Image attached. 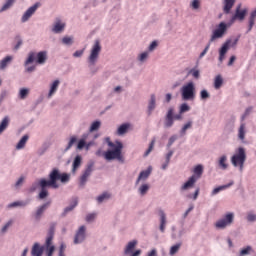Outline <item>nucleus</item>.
Instances as JSON below:
<instances>
[{
  "label": "nucleus",
  "mask_w": 256,
  "mask_h": 256,
  "mask_svg": "<svg viewBox=\"0 0 256 256\" xmlns=\"http://www.w3.org/2000/svg\"><path fill=\"white\" fill-rule=\"evenodd\" d=\"M45 252V247L41 246L39 242H35L31 249V255L32 256H43V253Z\"/></svg>",
  "instance_id": "obj_16"
},
{
  "label": "nucleus",
  "mask_w": 256,
  "mask_h": 256,
  "mask_svg": "<svg viewBox=\"0 0 256 256\" xmlns=\"http://www.w3.org/2000/svg\"><path fill=\"white\" fill-rule=\"evenodd\" d=\"M91 173H93V164L88 165L82 176L80 177V185H85L87 183V179L91 176Z\"/></svg>",
  "instance_id": "obj_18"
},
{
  "label": "nucleus",
  "mask_w": 256,
  "mask_h": 256,
  "mask_svg": "<svg viewBox=\"0 0 256 256\" xmlns=\"http://www.w3.org/2000/svg\"><path fill=\"white\" fill-rule=\"evenodd\" d=\"M39 3H36L35 5H33L32 7H30L22 16V23H25L26 21H29V18L33 15V13H35L37 11V9H39Z\"/></svg>",
  "instance_id": "obj_17"
},
{
  "label": "nucleus",
  "mask_w": 256,
  "mask_h": 256,
  "mask_svg": "<svg viewBox=\"0 0 256 256\" xmlns=\"http://www.w3.org/2000/svg\"><path fill=\"white\" fill-rule=\"evenodd\" d=\"M252 251H253V247H251V246H246V247H244V248H242V249L240 250L239 256L251 255Z\"/></svg>",
  "instance_id": "obj_36"
},
{
  "label": "nucleus",
  "mask_w": 256,
  "mask_h": 256,
  "mask_svg": "<svg viewBox=\"0 0 256 256\" xmlns=\"http://www.w3.org/2000/svg\"><path fill=\"white\" fill-rule=\"evenodd\" d=\"M84 53V50H77L74 54L73 57H81Z\"/></svg>",
  "instance_id": "obj_62"
},
{
  "label": "nucleus",
  "mask_w": 256,
  "mask_h": 256,
  "mask_svg": "<svg viewBox=\"0 0 256 256\" xmlns=\"http://www.w3.org/2000/svg\"><path fill=\"white\" fill-rule=\"evenodd\" d=\"M27 141H29V135H24L16 145V149H24Z\"/></svg>",
  "instance_id": "obj_29"
},
{
  "label": "nucleus",
  "mask_w": 256,
  "mask_h": 256,
  "mask_svg": "<svg viewBox=\"0 0 256 256\" xmlns=\"http://www.w3.org/2000/svg\"><path fill=\"white\" fill-rule=\"evenodd\" d=\"M157 47V41H153L149 46V51H154Z\"/></svg>",
  "instance_id": "obj_61"
},
{
  "label": "nucleus",
  "mask_w": 256,
  "mask_h": 256,
  "mask_svg": "<svg viewBox=\"0 0 256 256\" xmlns=\"http://www.w3.org/2000/svg\"><path fill=\"white\" fill-rule=\"evenodd\" d=\"M31 203V200H19V201H14L6 205V209L8 211H11V209H19L23 207H27Z\"/></svg>",
  "instance_id": "obj_12"
},
{
  "label": "nucleus",
  "mask_w": 256,
  "mask_h": 256,
  "mask_svg": "<svg viewBox=\"0 0 256 256\" xmlns=\"http://www.w3.org/2000/svg\"><path fill=\"white\" fill-rule=\"evenodd\" d=\"M191 127H193V122L190 121L183 126L181 133H183V135H185V133L187 132V129H191Z\"/></svg>",
  "instance_id": "obj_53"
},
{
  "label": "nucleus",
  "mask_w": 256,
  "mask_h": 256,
  "mask_svg": "<svg viewBox=\"0 0 256 256\" xmlns=\"http://www.w3.org/2000/svg\"><path fill=\"white\" fill-rule=\"evenodd\" d=\"M13 3H15V0H7L6 3L0 9V13H3V11H7V9H10Z\"/></svg>",
  "instance_id": "obj_44"
},
{
  "label": "nucleus",
  "mask_w": 256,
  "mask_h": 256,
  "mask_svg": "<svg viewBox=\"0 0 256 256\" xmlns=\"http://www.w3.org/2000/svg\"><path fill=\"white\" fill-rule=\"evenodd\" d=\"M149 175H151V167H149L147 170L140 172L136 183H139V181H145V179H147Z\"/></svg>",
  "instance_id": "obj_25"
},
{
  "label": "nucleus",
  "mask_w": 256,
  "mask_h": 256,
  "mask_svg": "<svg viewBox=\"0 0 256 256\" xmlns=\"http://www.w3.org/2000/svg\"><path fill=\"white\" fill-rule=\"evenodd\" d=\"M222 85H223V77L221 75H217L214 79V88L221 89Z\"/></svg>",
  "instance_id": "obj_34"
},
{
  "label": "nucleus",
  "mask_w": 256,
  "mask_h": 256,
  "mask_svg": "<svg viewBox=\"0 0 256 256\" xmlns=\"http://www.w3.org/2000/svg\"><path fill=\"white\" fill-rule=\"evenodd\" d=\"M153 109H155V94L151 95L150 102L148 105V114L151 115L153 112Z\"/></svg>",
  "instance_id": "obj_40"
},
{
  "label": "nucleus",
  "mask_w": 256,
  "mask_h": 256,
  "mask_svg": "<svg viewBox=\"0 0 256 256\" xmlns=\"http://www.w3.org/2000/svg\"><path fill=\"white\" fill-rule=\"evenodd\" d=\"M246 221L248 223H255L256 222V213L253 211H250L246 214Z\"/></svg>",
  "instance_id": "obj_41"
},
{
  "label": "nucleus",
  "mask_w": 256,
  "mask_h": 256,
  "mask_svg": "<svg viewBox=\"0 0 256 256\" xmlns=\"http://www.w3.org/2000/svg\"><path fill=\"white\" fill-rule=\"evenodd\" d=\"M236 0H224V8L223 11L226 14L231 13V9H233V5H235Z\"/></svg>",
  "instance_id": "obj_23"
},
{
  "label": "nucleus",
  "mask_w": 256,
  "mask_h": 256,
  "mask_svg": "<svg viewBox=\"0 0 256 256\" xmlns=\"http://www.w3.org/2000/svg\"><path fill=\"white\" fill-rule=\"evenodd\" d=\"M50 205L51 202H46L38 206L34 212V219H36V221H41V217H43V214L45 213V211H47V209H49Z\"/></svg>",
  "instance_id": "obj_11"
},
{
  "label": "nucleus",
  "mask_w": 256,
  "mask_h": 256,
  "mask_svg": "<svg viewBox=\"0 0 256 256\" xmlns=\"http://www.w3.org/2000/svg\"><path fill=\"white\" fill-rule=\"evenodd\" d=\"M231 48V40H226V43L222 45L219 50V62L223 63L225 60V55H227V51Z\"/></svg>",
  "instance_id": "obj_14"
},
{
  "label": "nucleus",
  "mask_w": 256,
  "mask_h": 256,
  "mask_svg": "<svg viewBox=\"0 0 256 256\" xmlns=\"http://www.w3.org/2000/svg\"><path fill=\"white\" fill-rule=\"evenodd\" d=\"M149 57V52H143L140 54L139 61H143L144 59H147Z\"/></svg>",
  "instance_id": "obj_59"
},
{
  "label": "nucleus",
  "mask_w": 256,
  "mask_h": 256,
  "mask_svg": "<svg viewBox=\"0 0 256 256\" xmlns=\"http://www.w3.org/2000/svg\"><path fill=\"white\" fill-rule=\"evenodd\" d=\"M135 247H137V240H132V241L128 242V244L124 248V255H131V253H133V249H135Z\"/></svg>",
  "instance_id": "obj_22"
},
{
  "label": "nucleus",
  "mask_w": 256,
  "mask_h": 256,
  "mask_svg": "<svg viewBox=\"0 0 256 256\" xmlns=\"http://www.w3.org/2000/svg\"><path fill=\"white\" fill-rule=\"evenodd\" d=\"M65 249H67V246L64 243H62L59 247L58 255H65Z\"/></svg>",
  "instance_id": "obj_57"
},
{
  "label": "nucleus",
  "mask_w": 256,
  "mask_h": 256,
  "mask_svg": "<svg viewBox=\"0 0 256 256\" xmlns=\"http://www.w3.org/2000/svg\"><path fill=\"white\" fill-rule=\"evenodd\" d=\"M69 179H71L69 174L61 173L59 169L54 168L49 174V180L41 178L36 181L35 185L37 189H40V193H49V189H59L60 183H69Z\"/></svg>",
  "instance_id": "obj_1"
},
{
  "label": "nucleus",
  "mask_w": 256,
  "mask_h": 256,
  "mask_svg": "<svg viewBox=\"0 0 256 256\" xmlns=\"http://www.w3.org/2000/svg\"><path fill=\"white\" fill-rule=\"evenodd\" d=\"M247 161V154L245 153V148H238V152L234 154L231 158V163L234 167H239L240 171H243V167Z\"/></svg>",
  "instance_id": "obj_5"
},
{
  "label": "nucleus",
  "mask_w": 256,
  "mask_h": 256,
  "mask_svg": "<svg viewBox=\"0 0 256 256\" xmlns=\"http://www.w3.org/2000/svg\"><path fill=\"white\" fill-rule=\"evenodd\" d=\"M28 95H29V89L27 88L20 89V92H19L20 99H26Z\"/></svg>",
  "instance_id": "obj_45"
},
{
  "label": "nucleus",
  "mask_w": 256,
  "mask_h": 256,
  "mask_svg": "<svg viewBox=\"0 0 256 256\" xmlns=\"http://www.w3.org/2000/svg\"><path fill=\"white\" fill-rule=\"evenodd\" d=\"M158 215L160 217L159 231H161L162 233H165V229L167 227V215L163 210H159Z\"/></svg>",
  "instance_id": "obj_15"
},
{
  "label": "nucleus",
  "mask_w": 256,
  "mask_h": 256,
  "mask_svg": "<svg viewBox=\"0 0 256 256\" xmlns=\"http://www.w3.org/2000/svg\"><path fill=\"white\" fill-rule=\"evenodd\" d=\"M255 17H256V9L250 15L248 31H251V29H253V25H255Z\"/></svg>",
  "instance_id": "obj_42"
},
{
  "label": "nucleus",
  "mask_w": 256,
  "mask_h": 256,
  "mask_svg": "<svg viewBox=\"0 0 256 256\" xmlns=\"http://www.w3.org/2000/svg\"><path fill=\"white\" fill-rule=\"evenodd\" d=\"M99 127H101V122H99V121L93 122L90 127V132L93 133V131H97L99 129Z\"/></svg>",
  "instance_id": "obj_47"
},
{
  "label": "nucleus",
  "mask_w": 256,
  "mask_h": 256,
  "mask_svg": "<svg viewBox=\"0 0 256 256\" xmlns=\"http://www.w3.org/2000/svg\"><path fill=\"white\" fill-rule=\"evenodd\" d=\"M65 29V24H61V22H57L54 25V28L52 29V31L54 33H61V31H63Z\"/></svg>",
  "instance_id": "obj_43"
},
{
  "label": "nucleus",
  "mask_w": 256,
  "mask_h": 256,
  "mask_svg": "<svg viewBox=\"0 0 256 256\" xmlns=\"http://www.w3.org/2000/svg\"><path fill=\"white\" fill-rule=\"evenodd\" d=\"M75 143H77V137L72 136L70 138V141H69L67 147H66V151H69V149H71V147H73V145H75Z\"/></svg>",
  "instance_id": "obj_48"
},
{
  "label": "nucleus",
  "mask_w": 256,
  "mask_h": 256,
  "mask_svg": "<svg viewBox=\"0 0 256 256\" xmlns=\"http://www.w3.org/2000/svg\"><path fill=\"white\" fill-rule=\"evenodd\" d=\"M155 147V138L152 139L149 148L146 150L144 156L147 157V155H149V153H151V151H153V148Z\"/></svg>",
  "instance_id": "obj_51"
},
{
  "label": "nucleus",
  "mask_w": 256,
  "mask_h": 256,
  "mask_svg": "<svg viewBox=\"0 0 256 256\" xmlns=\"http://www.w3.org/2000/svg\"><path fill=\"white\" fill-rule=\"evenodd\" d=\"M86 143H85V138L80 139L78 144H77V149L81 150L85 147Z\"/></svg>",
  "instance_id": "obj_56"
},
{
  "label": "nucleus",
  "mask_w": 256,
  "mask_h": 256,
  "mask_svg": "<svg viewBox=\"0 0 256 256\" xmlns=\"http://www.w3.org/2000/svg\"><path fill=\"white\" fill-rule=\"evenodd\" d=\"M47 61V52L42 51L37 54V60L36 63H39V65H43Z\"/></svg>",
  "instance_id": "obj_28"
},
{
  "label": "nucleus",
  "mask_w": 256,
  "mask_h": 256,
  "mask_svg": "<svg viewBox=\"0 0 256 256\" xmlns=\"http://www.w3.org/2000/svg\"><path fill=\"white\" fill-rule=\"evenodd\" d=\"M209 97H210V95H209V92H207V90H202L200 92V98L202 99V101L209 99Z\"/></svg>",
  "instance_id": "obj_52"
},
{
  "label": "nucleus",
  "mask_w": 256,
  "mask_h": 256,
  "mask_svg": "<svg viewBox=\"0 0 256 256\" xmlns=\"http://www.w3.org/2000/svg\"><path fill=\"white\" fill-rule=\"evenodd\" d=\"M53 237H55V226H50L46 241L42 247H44L46 256H53L55 253V245L53 244Z\"/></svg>",
  "instance_id": "obj_3"
},
{
  "label": "nucleus",
  "mask_w": 256,
  "mask_h": 256,
  "mask_svg": "<svg viewBox=\"0 0 256 256\" xmlns=\"http://www.w3.org/2000/svg\"><path fill=\"white\" fill-rule=\"evenodd\" d=\"M7 127H9V117L8 116L4 117V119L0 123V134L3 133V131H5V129H7Z\"/></svg>",
  "instance_id": "obj_35"
},
{
  "label": "nucleus",
  "mask_w": 256,
  "mask_h": 256,
  "mask_svg": "<svg viewBox=\"0 0 256 256\" xmlns=\"http://www.w3.org/2000/svg\"><path fill=\"white\" fill-rule=\"evenodd\" d=\"M238 137L240 141H245V123H242L240 125V128L238 130Z\"/></svg>",
  "instance_id": "obj_39"
},
{
  "label": "nucleus",
  "mask_w": 256,
  "mask_h": 256,
  "mask_svg": "<svg viewBox=\"0 0 256 256\" xmlns=\"http://www.w3.org/2000/svg\"><path fill=\"white\" fill-rule=\"evenodd\" d=\"M235 223V213L234 212H227L224 214L216 223V229H227V227H231Z\"/></svg>",
  "instance_id": "obj_4"
},
{
  "label": "nucleus",
  "mask_w": 256,
  "mask_h": 256,
  "mask_svg": "<svg viewBox=\"0 0 256 256\" xmlns=\"http://www.w3.org/2000/svg\"><path fill=\"white\" fill-rule=\"evenodd\" d=\"M129 127H131V125L130 124H122L119 128H118V130H117V133L119 134V135H125V133H127V131H128V129H129Z\"/></svg>",
  "instance_id": "obj_38"
},
{
  "label": "nucleus",
  "mask_w": 256,
  "mask_h": 256,
  "mask_svg": "<svg viewBox=\"0 0 256 256\" xmlns=\"http://www.w3.org/2000/svg\"><path fill=\"white\" fill-rule=\"evenodd\" d=\"M203 175V166L201 164L197 165L194 168V175H192L188 181L184 183L182 186V189H191L195 183H197V179H201V176Z\"/></svg>",
  "instance_id": "obj_6"
},
{
  "label": "nucleus",
  "mask_w": 256,
  "mask_h": 256,
  "mask_svg": "<svg viewBox=\"0 0 256 256\" xmlns=\"http://www.w3.org/2000/svg\"><path fill=\"white\" fill-rule=\"evenodd\" d=\"M97 215H99L97 212L88 213L85 217L86 223H94L95 219H97Z\"/></svg>",
  "instance_id": "obj_32"
},
{
  "label": "nucleus",
  "mask_w": 256,
  "mask_h": 256,
  "mask_svg": "<svg viewBox=\"0 0 256 256\" xmlns=\"http://www.w3.org/2000/svg\"><path fill=\"white\" fill-rule=\"evenodd\" d=\"M181 245H182V243L179 242V243L171 246L170 251H169V255H171V256L177 255V253H179V249H181Z\"/></svg>",
  "instance_id": "obj_33"
},
{
  "label": "nucleus",
  "mask_w": 256,
  "mask_h": 256,
  "mask_svg": "<svg viewBox=\"0 0 256 256\" xmlns=\"http://www.w3.org/2000/svg\"><path fill=\"white\" fill-rule=\"evenodd\" d=\"M185 233H187L185 228L181 227L180 229H177V226H171V239H174V241L177 239H181V237H183Z\"/></svg>",
  "instance_id": "obj_13"
},
{
  "label": "nucleus",
  "mask_w": 256,
  "mask_h": 256,
  "mask_svg": "<svg viewBox=\"0 0 256 256\" xmlns=\"http://www.w3.org/2000/svg\"><path fill=\"white\" fill-rule=\"evenodd\" d=\"M99 53H101V42L99 40H95V43L90 51V56L88 58V61L91 65H95V63H97V59H99Z\"/></svg>",
  "instance_id": "obj_8"
},
{
  "label": "nucleus",
  "mask_w": 256,
  "mask_h": 256,
  "mask_svg": "<svg viewBox=\"0 0 256 256\" xmlns=\"http://www.w3.org/2000/svg\"><path fill=\"white\" fill-rule=\"evenodd\" d=\"M141 253H142L141 249H138V250L130 253V256H141Z\"/></svg>",
  "instance_id": "obj_63"
},
{
  "label": "nucleus",
  "mask_w": 256,
  "mask_h": 256,
  "mask_svg": "<svg viewBox=\"0 0 256 256\" xmlns=\"http://www.w3.org/2000/svg\"><path fill=\"white\" fill-rule=\"evenodd\" d=\"M59 83H60L59 80H55L52 83L48 97H53V94H55L57 92V89L59 88Z\"/></svg>",
  "instance_id": "obj_31"
},
{
  "label": "nucleus",
  "mask_w": 256,
  "mask_h": 256,
  "mask_svg": "<svg viewBox=\"0 0 256 256\" xmlns=\"http://www.w3.org/2000/svg\"><path fill=\"white\" fill-rule=\"evenodd\" d=\"M247 15V10H241V5L236 8V13L231 19V23H234L235 20L239 19V21H243L245 16Z\"/></svg>",
  "instance_id": "obj_19"
},
{
  "label": "nucleus",
  "mask_w": 256,
  "mask_h": 256,
  "mask_svg": "<svg viewBox=\"0 0 256 256\" xmlns=\"http://www.w3.org/2000/svg\"><path fill=\"white\" fill-rule=\"evenodd\" d=\"M192 7L194 9H199V0H193Z\"/></svg>",
  "instance_id": "obj_64"
},
{
  "label": "nucleus",
  "mask_w": 256,
  "mask_h": 256,
  "mask_svg": "<svg viewBox=\"0 0 256 256\" xmlns=\"http://www.w3.org/2000/svg\"><path fill=\"white\" fill-rule=\"evenodd\" d=\"M13 223H15L13 219L6 221L0 228V236L7 235V233H9V229L13 227Z\"/></svg>",
  "instance_id": "obj_20"
},
{
  "label": "nucleus",
  "mask_w": 256,
  "mask_h": 256,
  "mask_svg": "<svg viewBox=\"0 0 256 256\" xmlns=\"http://www.w3.org/2000/svg\"><path fill=\"white\" fill-rule=\"evenodd\" d=\"M85 239H87V227L82 225L76 230L73 243L74 245H81V243H85Z\"/></svg>",
  "instance_id": "obj_9"
},
{
  "label": "nucleus",
  "mask_w": 256,
  "mask_h": 256,
  "mask_svg": "<svg viewBox=\"0 0 256 256\" xmlns=\"http://www.w3.org/2000/svg\"><path fill=\"white\" fill-rule=\"evenodd\" d=\"M77 205H79V200L77 198H73L70 205L64 209L62 217H65L67 213H71V211H73V209H75Z\"/></svg>",
  "instance_id": "obj_21"
},
{
  "label": "nucleus",
  "mask_w": 256,
  "mask_h": 256,
  "mask_svg": "<svg viewBox=\"0 0 256 256\" xmlns=\"http://www.w3.org/2000/svg\"><path fill=\"white\" fill-rule=\"evenodd\" d=\"M110 197H111L110 193H103V194L99 195L96 198L97 204L101 205V203H105V201H109Z\"/></svg>",
  "instance_id": "obj_27"
},
{
  "label": "nucleus",
  "mask_w": 256,
  "mask_h": 256,
  "mask_svg": "<svg viewBox=\"0 0 256 256\" xmlns=\"http://www.w3.org/2000/svg\"><path fill=\"white\" fill-rule=\"evenodd\" d=\"M187 111H191V107L187 105V103H183L180 106V114L187 113Z\"/></svg>",
  "instance_id": "obj_46"
},
{
  "label": "nucleus",
  "mask_w": 256,
  "mask_h": 256,
  "mask_svg": "<svg viewBox=\"0 0 256 256\" xmlns=\"http://www.w3.org/2000/svg\"><path fill=\"white\" fill-rule=\"evenodd\" d=\"M218 165H219L220 169H223L225 171V169H227V167H229V165L227 164V156H225V155L221 156L218 161Z\"/></svg>",
  "instance_id": "obj_30"
},
{
  "label": "nucleus",
  "mask_w": 256,
  "mask_h": 256,
  "mask_svg": "<svg viewBox=\"0 0 256 256\" xmlns=\"http://www.w3.org/2000/svg\"><path fill=\"white\" fill-rule=\"evenodd\" d=\"M231 185V183L229 184H226V185H222V186H219V187H216L214 190H213V193H219V191H225V189H229V186Z\"/></svg>",
  "instance_id": "obj_50"
},
{
  "label": "nucleus",
  "mask_w": 256,
  "mask_h": 256,
  "mask_svg": "<svg viewBox=\"0 0 256 256\" xmlns=\"http://www.w3.org/2000/svg\"><path fill=\"white\" fill-rule=\"evenodd\" d=\"M140 193H147V191H149V184H143L140 188H139Z\"/></svg>",
  "instance_id": "obj_58"
},
{
  "label": "nucleus",
  "mask_w": 256,
  "mask_h": 256,
  "mask_svg": "<svg viewBox=\"0 0 256 256\" xmlns=\"http://www.w3.org/2000/svg\"><path fill=\"white\" fill-rule=\"evenodd\" d=\"M108 146H110L113 150L106 151L104 153V158L107 161H112V159H118V161H121V159H123V156H121V151L123 150V143L119 141L113 143L108 139Z\"/></svg>",
  "instance_id": "obj_2"
},
{
  "label": "nucleus",
  "mask_w": 256,
  "mask_h": 256,
  "mask_svg": "<svg viewBox=\"0 0 256 256\" xmlns=\"http://www.w3.org/2000/svg\"><path fill=\"white\" fill-rule=\"evenodd\" d=\"M62 43L64 45H73V37L71 36H66L62 39Z\"/></svg>",
  "instance_id": "obj_49"
},
{
  "label": "nucleus",
  "mask_w": 256,
  "mask_h": 256,
  "mask_svg": "<svg viewBox=\"0 0 256 256\" xmlns=\"http://www.w3.org/2000/svg\"><path fill=\"white\" fill-rule=\"evenodd\" d=\"M79 167H81V156L80 155H77L74 159V162H73V168H72V171L75 172L77 171V169H79Z\"/></svg>",
  "instance_id": "obj_37"
},
{
  "label": "nucleus",
  "mask_w": 256,
  "mask_h": 256,
  "mask_svg": "<svg viewBox=\"0 0 256 256\" xmlns=\"http://www.w3.org/2000/svg\"><path fill=\"white\" fill-rule=\"evenodd\" d=\"M173 109L170 108L166 115L165 127H173Z\"/></svg>",
  "instance_id": "obj_24"
},
{
  "label": "nucleus",
  "mask_w": 256,
  "mask_h": 256,
  "mask_svg": "<svg viewBox=\"0 0 256 256\" xmlns=\"http://www.w3.org/2000/svg\"><path fill=\"white\" fill-rule=\"evenodd\" d=\"M13 61V56H6L4 59L0 61V69H6L8 65H11Z\"/></svg>",
  "instance_id": "obj_26"
},
{
  "label": "nucleus",
  "mask_w": 256,
  "mask_h": 256,
  "mask_svg": "<svg viewBox=\"0 0 256 256\" xmlns=\"http://www.w3.org/2000/svg\"><path fill=\"white\" fill-rule=\"evenodd\" d=\"M193 209H195L194 205H190L189 208L184 212L183 214V219H187L189 213H191V211H193Z\"/></svg>",
  "instance_id": "obj_55"
},
{
  "label": "nucleus",
  "mask_w": 256,
  "mask_h": 256,
  "mask_svg": "<svg viewBox=\"0 0 256 256\" xmlns=\"http://www.w3.org/2000/svg\"><path fill=\"white\" fill-rule=\"evenodd\" d=\"M181 95L183 101H193L195 99V84L193 82H188L181 88Z\"/></svg>",
  "instance_id": "obj_7"
},
{
  "label": "nucleus",
  "mask_w": 256,
  "mask_h": 256,
  "mask_svg": "<svg viewBox=\"0 0 256 256\" xmlns=\"http://www.w3.org/2000/svg\"><path fill=\"white\" fill-rule=\"evenodd\" d=\"M227 24L225 22H221L218 27L212 32L210 43L216 41V39H221L225 33H227Z\"/></svg>",
  "instance_id": "obj_10"
},
{
  "label": "nucleus",
  "mask_w": 256,
  "mask_h": 256,
  "mask_svg": "<svg viewBox=\"0 0 256 256\" xmlns=\"http://www.w3.org/2000/svg\"><path fill=\"white\" fill-rule=\"evenodd\" d=\"M33 61H35V53L30 52L28 59L26 60V65H29V63H33Z\"/></svg>",
  "instance_id": "obj_54"
},
{
  "label": "nucleus",
  "mask_w": 256,
  "mask_h": 256,
  "mask_svg": "<svg viewBox=\"0 0 256 256\" xmlns=\"http://www.w3.org/2000/svg\"><path fill=\"white\" fill-rule=\"evenodd\" d=\"M197 197H199V193L189 194L188 199H192L193 201H197Z\"/></svg>",
  "instance_id": "obj_60"
}]
</instances>
